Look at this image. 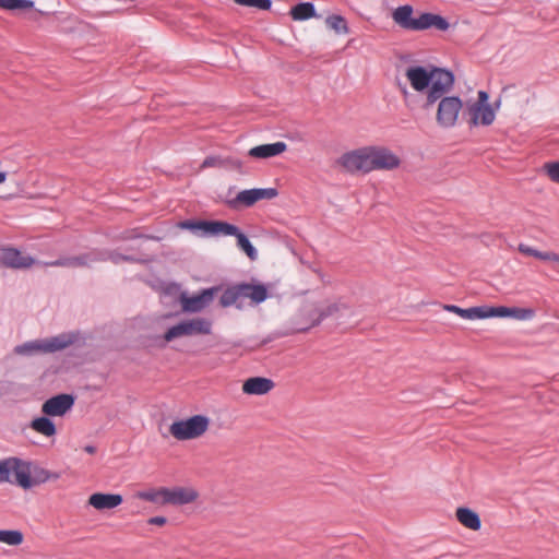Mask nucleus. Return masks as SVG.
Instances as JSON below:
<instances>
[{
  "label": "nucleus",
  "instance_id": "nucleus-38",
  "mask_svg": "<svg viewBox=\"0 0 559 559\" xmlns=\"http://www.w3.org/2000/svg\"><path fill=\"white\" fill-rule=\"evenodd\" d=\"M229 162L227 159H223L218 156H209L206 157L202 163V168H210V167H224Z\"/></svg>",
  "mask_w": 559,
  "mask_h": 559
},
{
  "label": "nucleus",
  "instance_id": "nucleus-12",
  "mask_svg": "<svg viewBox=\"0 0 559 559\" xmlns=\"http://www.w3.org/2000/svg\"><path fill=\"white\" fill-rule=\"evenodd\" d=\"M277 195V190L274 188H254L240 191L235 199L230 200V207H238L239 205L252 206L260 200H271Z\"/></svg>",
  "mask_w": 559,
  "mask_h": 559
},
{
  "label": "nucleus",
  "instance_id": "nucleus-8",
  "mask_svg": "<svg viewBox=\"0 0 559 559\" xmlns=\"http://www.w3.org/2000/svg\"><path fill=\"white\" fill-rule=\"evenodd\" d=\"M210 419L203 415L174 421L169 427L170 435L180 441L201 437L209 428Z\"/></svg>",
  "mask_w": 559,
  "mask_h": 559
},
{
  "label": "nucleus",
  "instance_id": "nucleus-6",
  "mask_svg": "<svg viewBox=\"0 0 559 559\" xmlns=\"http://www.w3.org/2000/svg\"><path fill=\"white\" fill-rule=\"evenodd\" d=\"M31 465L17 457H10L9 481L16 484L23 489H29L34 485L47 481L50 478L48 471L41 469L36 478L31 477Z\"/></svg>",
  "mask_w": 559,
  "mask_h": 559
},
{
  "label": "nucleus",
  "instance_id": "nucleus-2",
  "mask_svg": "<svg viewBox=\"0 0 559 559\" xmlns=\"http://www.w3.org/2000/svg\"><path fill=\"white\" fill-rule=\"evenodd\" d=\"M413 13L414 9L412 5H400L392 12V19L401 28L411 32L425 31L431 27L447 31L450 27L449 22L441 15L420 13L417 17H414Z\"/></svg>",
  "mask_w": 559,
  "mask_h": 559
},
{
  "label": "nucleus",
  "instance_id": "nucleus-47",
  "mask_svg": "<svg viewBox=\"0 0 559 559\" xmlns=\"http://www.w3.org/2000/svg\"><path fill=\"white\" fill-rule=\"evenodd\" d=\"M540 252H542V251H538V250H536V249H535V251H534V253H533V255H532V257H535V258H537V259H538V258L540 257Z\"/></svg>",
  "mask_w": 559,
  "mask_h": 559
},
{
  "label": "nucleus",
  "instance_id": "nucleus-23",
  "mask_svg": "<svg viewBox=\"0 0 559 559\" xmlns=\"http://www.w3.org/2000/svg\"><path fill=\"white\" fill-rule=\"evenodd\" d=\"M457 521L465 527L477 531L480 528L481 522L476 512L468 508H459L456 510Z\"/></svg>",
  "mask_w": 559,
  "mask_h": 559
},
{
  "label": "nucleus",
  "instance_id": "nucleus-21",
  "mask_svg": "<svg viewBox=\"0 0 559 559\" xmlns=\"http://www.w3.org/2000/svg\"><path fill=\"white\" fill-rule=\"evenodd\" d=\"M286 150L287 144L285 142H275L254 146L249 150L248 155L253 158L265 159L281 155Z\"/></svg>",
  "mask_w": 559,
  "mask_h": 559
},
{
  "label": "nucleus",
  "instance_id": "nucleus-11",
  "mask_svg": "<svg viewBox=\"0 0 559 559\" xmlns=\"http://www.w3.org/2000/svg\"><path fill=\"white\" fill-rule=\"evenodd\" d=\"M182 225L191 230H201L204 235L211 236H233L238 233L237 226L223 221L186 222Z\"/></svg>",
  "mask_w": 559,
  "mask_h": 559
},
{
  "label": "nucleus",
  "instance_id": "nucleus-33",
  "mask_svg": "<svg viewBox=\"0 0 559 559\" xmlns=\"http://www.w3.org/2000/svg\"><path fill=\"white\" fill-rule=\"evenodd\" d=\"M510 309L509 307H487L484 306V319L491 318V317H498V318H508L510 317Z\"/></svg>",
  "mask_w": 559,
  "mask_h": 559
},
{
  "label": "nucleus",
  "instance_id": "nucleus-37",
  "mask_svg": "<svg viewBox=\"0 0 559 559\" xmlns=\"http://www.w3.org/2000/svg\"><path fill=\"white\" fill-rule=\"evenodd\" d=\"M544 169L554 182L559 183V162L546 163Z\"/></svg>",
  "mask_w": 559,
  "mask_h": 559
},
{
  "label": "nucleus",
  "instance_id": "nucleus-35",
  "mask_svg": "<svg viewBox=\"0 0 559 559\" xmlns=\"http://www.w3.org/2000/svg\"><path fill=\"white\" fill-rule=\"evenodd\" d=\"M234 1L239 5L257 8L260 10H269L272 5L271 0H234Z\"/></svg>",
  "mask_w": 559,
  "mask_h": 559
},
{
  "label": "nucleus",
  "instance_id": "nucleus-15",
  "mask_svg": "<svg viewBox=\"0 0 559 559\" xmlns=\"http://www.w3.org/2000/svg\"><path fill=\"white\" fill-rule=\"evenodd\" d=\"M340 165L349 173L368 174L364 147L347 152L338 159Z\"/></svg>",
  "mask_w": 559,
  "mask_h": 559
},
{
  "label": "nucleus",
  "instance_id": "nucleus-45",
  "mask_svg": "<svg viewBox=\"0 0 559 559\" xmlns=\"http://www.w3.org/2000/svg\"><path fill=\"white\" fill-rule=\"evenodd\" d=\"M84 450H85L87 453H90V454H93V453H95V451H96L95 447H93V445H86V447L84 448Z\"/></svg>",
  "mask_w": 559,
  "mask_h": 559
},
{
  "label": "nucleus",
  "instance_id": "nucleus-18",
  "mask_svg": "<svg viewBox=\"0 0 559 559\" xmlns=\"http://www.w3.org/2000/svg\"><path fill=\"white\" fill-rule=\"evenodd\" d=\"M275 386L273 380L264 377H252L242 384V392L248 395H264Z\"/></svg>",
  "mask_w": 559,
  "mask_h": 559
},
{
  "label": "nucleus",
  "instance_id": "nucleus-24",
  "mask_svg": "<svg viewBox=\"0 0 559 559\" xmlns=\"http://www.w3.org/2000/svg\"><path fill=\"white\" fill-rule=\"evenodd\" d=\"M167 493H168V488L160 487V488H156V489L139 491V492H136V497L139 499H142V500H145V501H148L152 503L165 506V504H167Z\"/></svg>",
  "mask_w": 559,
  "mask_h": 559
},
{
  "label": "nucleus",
  "instance_id": "nucleus-14",
  "mask_svg": "<svg viewBox=\"0 0 559 559\" xmlns=\"http://www.w3.org/2000/svg\"><path fill=\"white\" fill-rule=\"evenodd\" d=\"M35 263V260L27 254H23L15 248L0 249V265L10 269H28Z\"/></svg>",
  "mask_w": 559,
  "mask_h": 559
},
{
  "label": "nucleus",
  "instance_id": "nucleus-7",
  "mask_svg": "<svg viewBox=\"0 0 559 559\" xmlns=\"http://www.w3.org/2000/svg\"><path fill=\"white\" fill-rule=\"evenodd\" d=\"M443 93L437 100L436 122L440 128L451 129L456 126L463 102L459 96Z\"/></svg>",
  "mask_w": 559,
  "mask_h": 559
},
{
  "label": "nucleus",
  "instance_id": "nucleus-22",
  "mask_svg": "<svg viewBox=\"0 0 559 559\" xmlns=\"http://www.w3.org/2000/svg\"><path fill=\"white\" fill-rule=\"evenodd\" d=\"M29 428L47 438L53 437L57 432L53 421L48 416L34 418L29 424Z\"/></svg>",
  "mask_w": 559,
  "mask_h": 559
},
{
  "label": "nucleus",
  "instance_id": "nucleus-40",
  "mask_svg": "<svg viewBox=\"0 0 559 559\" xmlns=\"http://www.w3.org/2000/svg\"><path fill=\"white\" fill-rule=\"evenodd\" d=\"M538 259L544 260V261H554V262L559 263V254L555 253V252L542 251L540 257Z\"/></svg>",
  "mask_w": 559,
  "mask_h": 559
},
{
  "label": "nucleus",
  "instance_id": "nucleus-4",
  "mask_svg": "<svg viewBox=\"0 0 559 559\" xmlns=\"http://www.w3.org/2000/svg\"><path fill=\"white\" fill-rule=\"evenodd\" d=\"M466 115L469 127H489L495 122V111L486 91H478L477 99L467 103Z\"/></svg>",
  "mask_w": 559,
  "mask_h": 559
},
{
  "label": "nucleus",
  "instance_id": "nucleus-41",
  "mask_svg": "<svg viewBox=\"0 0 559 559\" xmlns=\"http://www.w3.org/2000/svg\"><path fill=\"white\" fill-rule=\"evenodd\" d=\"M519 251L523 254H526V255H533L535 249L525 245V243H520L519 247H518Z\"/></svg>",
  "mask_w": 559,
  "mask_h": 559
},
{
  "label": "nucleus",
  "instance_id": "nucleus-25",
  "mask_svg": "<svg viewBox=\"0 0 559 559\" xmlns=\"http://www.w3.org/2000/svg\"><path fill=\"white\" fill-rule=\"evenodd\" d=\"M242 297L250 298L253 302L260 304L267 298V289L264 285L241 284Z\"/></svg>",
  "mask_w": 559,
  "mask_h": 559
},
{
  "label": "nucleus",
  "instance_id": "nucleus-27",
  "mask_svg": "<svg viewBox=\"0 0 559 559\" xmlns=\"http://www.w3.org/2000/svg\"><path fill=\"white\" fill-rule=\"evenodd\" d=\"M445 310L459 314L463 319L475 320L484 319V307H472L467 309L460 308L454 305H447Z\"/></svg>",
  "mask_w": 559,
  "mask_h": 559
},
{
  "label": "nucleus",
  "instance_id": "nucleus-19",
  "mask_svg": "<svg viewBox=\"0 0 559 559\" xmlns=\"http://www.w3.org/2000/svg\"><path fill=\"white\" fill-rule=\"evenodd\" d=\"M347 308H348V306L345 302L337 300L334 302H330L325 307L314 309L311 311V314H310L311 323L306 328H301L300 331H306L309 328L319 324L323 319L334 316V314L338 313L340 311L347 309Z\"/></svg>",
  "mask_w": 559,
  "mask_h": 559
},
{
  "label": "nucleus",
  "instance_id": "nucleus-36",
  "mask_svg": "<svg viewBox=\"0 0 559 559\" xmlns=\"http://www.w3.org/2000/svg\"><path fill=\"white\" fill-rule=\"evenodd\" d=\"M364 151L367 160L368 173L377 170L376 146H365Z\"/></svg>",
  "mask_w": 559,
  "mask_h": 559
},
{
  "label": "nucleus",
  "instance_id": "nucleus-34",
  "mask_svg": "<svg viewBox=\"0 0 559 559\" xmlns=\"http://www.w3.org/2000/svg\"><path fill=\"white\" fill-rule=\"evenodd\" d=\"M535 316V311L531 308H518V307H512L510 309V317L509 318H513V319H516V320H531L533 319Z\"/></svg>",
  "mask_w": 559,
  "mask_h": 559
},
{
  "label": "nucleus",
  "instance_id": "nucleus-26",
  "mask_svg": "<svg viewBox=\"0 0 559 559\" xmlns=\"http://www.w3.org/2000/svg\"><path fill=\"white\" fill-rule=\"evenodd\" d=\"M290 16L295 21H305L316 16V8L311 2H301L290 10Z\"/></svg>",
  "mask_w": 559,
  "mask_h": 559
},
{
  "label": "nucleus",
  "instance_id": "nucleus-28",
  "mask_svg": "<svg viewBox=\"0 0 559 559\" xmlns=\"http://www.w3.org/2000/svg\"><path fill=\"white\" fill-rule=\"evenodd\" d=\"M242 297L241 284L227 288L223 292L219 304L222 307H229L235 305L238 299Z\"/></svg>",
  "mask_w": 559,
  "mask_h": 559
},
{
  "label": "nucleus",
  "instance_id": "nucleus-29",
  "mask_svg": "<svg viewBox=\"0 0 559 559\" xmlns=\"http://www.w3.org/2000/svg\"><path fill=\"white\" fill-rule=\"evenodd\" d=\"M233 236L237 238V246L248 255L250 260L254 261L258 259L257 249L243 233L238 229V233L234 234Z\"/></svg>",
  "mask_w": 559,
  "mask_h": 559
},
{
  "label": "nucleus",
  "instance_id": "nucleus-16",
  "mask_svg": "<svg viewBox=\"0 0 559 559\" xmlns=\"http://www.w3.org/2000/svg\"><path fill=\"white\" fill-rule=\"evenodd\" d=\"M198 497V491L192 487L168 488L167 504L185 506L194 502Z\"/></svg>",
  "mask_w": 559,
  "mask_h": 559
},
{
  "label": "nucleus",
  "instance_id": "nucleus-20",
  "mask_svg": "<svg viewBox=\"0 0 559 559\" xmlns=\"http://www.w3.org/2000/svg\"><path fill=\"white\" fill-rule=\"evenodd\" d=\"M377 170H393L400 167L401 159L390 148L376 146Z\"/></svg>",
  "mask_w": 559,
  "mask_h": 559
},
{
  "label": "nucleus",
  "instance_id": "nucleus-39",
  "mask_svg": "<svg viewBox=\"0 0 559 559\" xmlns=\"http://www.w3.org/2000/svg\"><path fill=\"white\" fill-rule=\"evenodd\" d=\"M10 457L0 461V484L9 481Z\"/></svg>",
  "mask_w": 559,
  "mask_h": 559
},
{
  "label": "nucleus",
  "instance_id": "nucleus-48",
  "mask_svg": "<svg viewBox=\"0 0 559 559\" xmlns=\"http://www.w3.org/2000/svg\"><path fill=\"white\" fill-rule=\"evenodd\" d=\"M402 92H403L404 95H407V91H406L405 87L402 88Z\"/></svg>",
  "mask_w": 559,
  "mask_h": 559
},
{
  "label": "nucleus",
  "instance_id": "nucleus-43",
  "mask_svg": "<svg viewBox=\"0 0 559 559\" xmlns=\"http://www.w3.org/2000/svg\"><path fill=\"white\" fill-rule=\"evenodd\" d=\"M500 107H501V99L500 98L497 99L493 104H491V108L495 111V117L497 116V112L500 109Z\"/></svg>",
  "mask_w": 559,
  "mask_h": 559
},
{
  "label": "nucleus",
  "instance_id": "nucleus-3",
  "mask_svg": "<svg viewBox=\"0 0 559 559\" xmlns=\"http://www.w3.org/2000/svg\"><path fill=\"white\" fill-rule=\"evenodd\" d=\"M78 341L74 332L61 333L48 338L36 340L17 345L14 353L24 356H32L37 353L50 354L62 350Z\"/></svg>",
  "mask_w": 559,
  "mask_h": 559
},
{
  "label": "nucleus",
  "instance_id": "nucleus-5",
  "mask_svg": "<svg viewBox=\"0 0 559 559\" xmlns=\"http://www.w3.org/2000/svg\"><path fill=\"white\" fill-rule=\"evenodd\" d=\"M212 333V321L206 318H192L170 326L164 334L166 342L185 336L209 335Z\"/></svg>",
  "mask_w": 559,
  "mask_h": 559
},
{
  "label": "nucleus",
  "instance_id": "nucleus-10",
  "mask_svg": "<svg viewBox=\"0 0 559 559\" xmlns=\"http://www.w3.org/2000/svg\"><path fill=\"white\" fill-rule=\"evenodd\" d=\"M219 290V287H210L193 296H189L185 292L181 293L179 296V302L182 311L188 313L202 311L210 306Z\"/></svg>",
  "mask_w": 559,
  "mask_h": 559
},
{
  "label": "nucleus",
  "instance_id": "nucleus-17",
  "mask_svg": "<svg viewBox=\"0 0 559 559\" xmlns=\"http://www.w3.org/2000/svg\"><path fill=\"white\" fill-rule=\"evenodd\" d=\"M122 501V496L119 493L96 492L88 498V504L98 511L115 509L120 506Z\"/></svg>",
  "mask_w": 559,
  "mask_h": 559
},
{
  "label": "nucleus",
  "instance_id": "nucleus-13",
  "mask_svg": "<svg viewBox=\"0 0 559 559\" xmlns=\"http://www.w3.org/2000/svg\"><path fill=\"white\" fill-rule=\"evenodd\" d=\"M74 405V396L71 394H58L44 402L41 412L46 416L66 415Z\"/></svg>",
  "mask_w": 559,
  "mask_h": 559
},
{
  "label": "nucleus",
  "instance_id": "nucleus-44",
  "mask_svg": "<svg viewBox=\"0 0 559 559\" xmlns=\"http://www.w3.org/2000/svg\"><path fill=\"white\" fill-rule=\"evenodd\" d=\"M136 237H139V235L135 234L134 231H130V233L128 231L127 234H124L121 237V239H131V238H136Z\"/></svg>",
  "mask_w": 559,
  "mask_h": 559
},
{
  "label": "nucleus",
  "instance_id": "nucleus-9",
  "mask_svg": "<svg viewBox=\"0 0 559 559\" xmlns=\"http://www.w3.org/2000/svg\"><path fill=\"white\" fill-rule=\"evenodd\" d=\"M110 260L114 263H119L121 261L130 260L129 257L122 255L116 251L111 252H100V251H91L88 253H84L78 257L63 258L58 259L51 262H46V266H67V267H76V266H87L96 261H105Z\"/></svg>",
  "mask_w": 559,
  "mask_h": 559
},
{
  "label": "nucleus",
  "instance_id": "nucleus-32",
  "mask_svg": "<svg viewBox=\"0 0 559 559\" xmlns=\"http://www.w3.org/2000/svg\"><path fill=\"white\" fill-rule=\"evenodd\" d=\"M33 5L34 2L31 0H0V8L5 10H27Z\"/></svg>",
  "mask_w": 559,
  "mask_h": 559
},
{
  "label": "nucleus",
  "instance_id": "nucleus-46",
  "mask_svg": "<svg viewBox=\"0 0 559 559\" xmlns=\"http://www.w3.org/2000/svg\"><path fill=\"white\" fill-rule=\"evenodd\" d=\"M7 179V174L4 171H0V183L4 182Z\"/></svg>",
  "mask_w": 559,
  "mask_h": 559
},
{
  "label": "nucleus",
  "instance_id": "nucleus-42",
  "mask_svg": "<svg viewBox=\"0 0 559 559\" xmlns=\"http://www.w3.org/2000/svg\"><path fill=\"white\" fill-rule=\"evenodd\" d=\"M167 520L164 516H153L148 519V524L162 526L166 524Z\"/></svg>",
  "mask_w": 559,
  "mask_h": 559
},
{
  "label": "nucleus",
  "instance_id": "nucleus-31",
  "mask_svg": "<svg viewBox=\"0 0 559 559\" xmlns=\"http://www.w3.org/2000/svg\"><path fill=\"white\" fill-rule=\"evenodd\" d=\"M23 542V534L15 530H1L0 531V543H4L10 546H17Z\"/></svg>",
  "mask_w": 559,
  "mask_h": 559
},
{
  "label": "nucleus",
  "instance_id": "nucleus-30",
  "mask_svg": "<svg viewBox=\"0 0 559 559\" xmlns=\"http://www.w3.org/2000/svg\"><path fill=\"white\" fill-rule=\"evenodd\" d=\"M325 24L336 34H347L349 32L346 20L342 15H330L325 19Z\"/></svg>",
  "mask_w": 559,
  "mask_h": 559
},
{
  "label": "nucleus",
  "instance_id": "nucleus-1",
  "mask_svg": "<svg viewBox=\"0 0 559 559\" xmlns=\"http://www.w3.org/2000/svg\"><path fill=\"white\" fill-rule=\"evenodd\" d=\"M404 75L414 91L425 93L424 109H430L443 93H450L454 86L453 73L433 66H409Z\"/></svg>",
  "mask_w": 559,
  "mask_h": 559
}]
</instances>
